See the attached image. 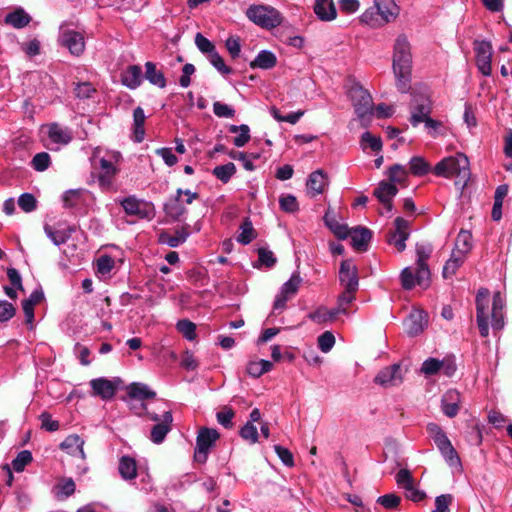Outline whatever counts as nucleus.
<instances>
[{"label": "nucleus", "mask_w": 512, "mask_h": 512, "mask_svg": "<svg viewBox=\"0 0 512 512\" xmlns=\"http://www.w3.org/2000/svg\"><path fill=\"white\" fill-rule=\"evenodd\" d=\"M435 175L444 178H454L455 186L463 190L471 177L468 157L463 153H457L442 159L433 169Z\"/></svg>", "instance_id": "f257e3e1"}, {"label": "nucleus", "mask_w": 512, "mask_h": 512, "mask_svg": "<svg viewBox=\"0 0 512 512\" xmlns=\"http://www.w3.org/2000/svg\"><path fill=\"white\" fill-rule=\"evenodd\" d=\"M412 56L410 43L405 35H399L394 44L393 70L398 90L405 93L409 89Z\"/></svg>", "instance_id": "f03ea898"}, {"label": "nucleus", "mask_w": 512, "mask_h": 512, "mask_svg": "<svg viewBox=\"0 0 512 512\" xmlns=\"http://www.w3.org/2000/svg\"><path fill=\"white\" fill-rule=\"evenodd\" d=\"M247 18L265 29H272L282 23L281 13L269 5H251L246 10Z\"/></svg>", "instance_id": "7ed1b4c3"}, {"label": "nucleus", "mask_w": 512, "mask_h": 512, "mask_svg": "<svg viewBox=\"0 0 512 512\" xmlns=\"http://www.w3.org/2000/svg\"><path fill=\"white\" fill-rule=\"evenodd\" d=\"M355 112L359 118L364 119L373 112V100L370 93L359 83L353 82L348 90Z\"/></svg>", "instance_id": "20e7f679"}, {"label": "nucleus", "mask_w": 512, "mask_h": 512, "mask_svg": "<svg viewBox=\"0 0 512 512\" xmlns=\"http://www.w3.org/2000/svg\"><path fill=\"white\" fill-rule=\"evenodd\" d=\"M218 438L219 433L216 429L201 428L196 439V447L194 451L195 461L199 463L206 462L208 452Z\"/></svg>", "instance_id": "39448f33"}, {"label": "nucleus", "mask_w": 512, "mask_h": 512, "mask_svg": "<svg viewBox=\"0 0 512 512\" xmlns=\"http://www.w3.org/2000/svg\"><path fill=\"white\" fill-rule=\"evenodd\" d=\"M121 159V154L117 151L111 152L108 157H102L99 161L101 172L98 178L99 184L107 188L112 184L114 176L117 174V164Z\"/></svg>", "instance_id": "423d86ee"}, {"label": "nucleus", "mask_w": 512, "mask_h": 512, "mask_svg": "<svg viewBox=\"0 0 512 512\" xmlns=\"http://www.w3.org/2000/svg\"><path fill=\"white\" fill-rule=\"evenodd\" d=\"M149 418L157 422L151 429V440L155 444H160L165 439L167 433L171 430V424L173 421L171 411H164L162 416L156 413H148Z\"/></svg>", "instance_id": "0eeeda50"}, {"label": "nucleus", "mask_w": 512, "mask_h": 512, "mask_svg": "<svg viewBox=\"0 0 512 512\" xmlns=\"http://www.w3.org/2000/svg\"><path fill=\"white\" fill-rule=\"evenodd\" d=\"M301 282L302 279L299 274L294 273L290 279L282 285L274 301V311H282L285 309L286 302L296 295Z\"/></svg>", "instance_id": "6e6552de"}, {"label": "nucleus", "mask_w": 512, "mask_h": 512, "mask_svg": "<svg viewBox=\"0 0 512 512\" xmlns=\"http://www.w3.org/2000/svg\"><path fill=\"white\" fill-rule=\"evenodd\" d=\"M403 380L404 373L400 364L384 367L374 378V382L384 388L399 386Z\"/></svg>", "instance_id": "1a4fd4ad"}, {"label": "nucleus", "mask_w": 512, "mask_h": 512, "mask_svg": "<svg viewBox=\"0 0 512 512\" xmlns=\"http://www.w3.org/2000/svg\"><path fill=\"white\" fill-rule=\"evenodd\" d=\"M433 248L430 244L416 245V267H418V280L422 287H427L430 279V270L427 260L432 254Z\"/></svg>", "instance_id": "9d476101"}, {"label": "nucleus", "mask_w": 512, "mask_h": 512, "mask_svg": "<svg viewBox=\"0 0 512 512\" xmlns=\"http://www.w3.org/2000/svg\"><path fill=\"white\" fill-rule=\"evenodd\" d=\"M488 303L489 291L484 288L480 289L476 296V320L482 337H487L489 335L488 315L486 313Z\"/></svg>", "instance_id": "9b49d317"}, {"label": "nucleus", "mask_w": 512, "mask_h": 512, "mask_svg": "<svg viewBox=\"0 0 512 512\" xmlns=\"http://www.w3.org/2000/svg\"><path fill=\"white\" fill-rule=\"evenodd\" d=\"M59 42L74 56H80L85 50V40L81 32L63 29L59 36Z\"/></svg>", "instance_id": "f8f14e48"}, {"label": "nucleus", "mask_w": 512, "mask_h": 512, "mask_svg": "<svg viewBox=\"0 0 512 512\" xmlns=\"http://www.w3.org/2000/svg\"><path fill=\"white\" fill-rule=\"evenodd\" d=\"M395 230L389 234L388 243L393 245L398 252L406 248V240L409 238L410 221L397 217L394 221Z\"/></svg>", "instance_id": "ddd939ff"}, {"label": "nucleus", "mask_w": 512, "mask_h": 512, "mask_svg": "<svg viewBox=\"0 0 512 512\" xmlns=\"http://www.w3.org/2000/svg\"><path fill=\"white\" fill-rule=\"evenodd\" d=\"M474 50L476 54V65L479 71L484 76H490L492 67H491V58H492V46L487 41H476L474 43Z\"/></svg>", "instance_id": "4468645a"}, {"label": "nucleus", "mask_w": 512, "mask_h": 512, "mask_svg": "<svg viewBox=\"0 0 512 512\" xmlns=\"http://www.w3.org/2000/svg\"><path fill=\"white\" fill-rule=\"evenodd\" d=\"M339 282L343 289L358 290V270L352 260H344L341 262L339 269Z\"/></svg>", "instance_id": "2eb2a0df"}, {"label": "nucleus", "mask_w": 512, "mask_h": 512, "mask_svg": "<svg viewBox=\"0 0 512 512\" xmlns=\"http://www.w3.org/2000/svg\"><path fill=\"white\" fill-rule=\"evenodd\" d=\"M427 314L421 309H413L404 322L409 336H417L427 327Z\"/></svg>", "instance_id": "dca6fc26"}, {"label": "nucleus", "mask_w": 512, "mask_h": 512, "mask_svg": "<svg viewBox=\"0 0 512 512\" xmlns=\"http://www.w3.org/2000/svg\"><path fill=\"white\" fill-rule=\"evenodd\" d=\"M93 395L99 396L103 400H109L114 397L117 391V385L114 381L107 378H96L90 381Z\"/></svg>", "instance_id": "f3484780"}, {"label": "nucleus", "mask_w": 512, "mask_h": 512, "mask_svg": "<svg viewBox=\"0 0 512 512\" xmlns=\"http://www.w3.org/2000/svg\"><path fill=\"white\" fill-rule=\"evenodd\" d=\"M397 193L398 189L395 184L381 181L373 194L383 204L385 209L390 212L393 208L392 200Z\"/></svg>", "instance_id": "a211bd4d"}, {"label": "nucleus", "mask_w": 512, "mask_h": 512, "mask_svg": "<svg viewBox=\"0 0 512 512\" xmlns=\"http://www.w3.org/2000/svg\"><path fill=\"white\" fill-rule=\"evenodd\" d=\"M327 186L328 177L326 173L321 169L312 172L309 175L306 183L307 193L311 197H315L319 194H322Z\"/></svg>", "instance_id": "6ab92c4d"}, {"label": "nucleus", "mask_w": 512, "mask_h": 512, "mask_svg": "<svg viewBox=\"0 0 512 512\" xmlns=\"http://www.w3.org/2000/svg\"><path fill=\"white\" fill-rule=\"evenodd\" d=\"M48 138L52 144L56 145L55 149L60 146L67 145L73 138L72 132L66 127H62L57 123H52L47 127Z\"/></svg>", "instance_id": "aec40b11"}, {"label": "nucleus", "mask_w": 512, "mask_h": 512, "mask_svg": "<svg viewBox=\"0 0 512 512\" xmlns=\"http://www.w3.org/2000/svg\"><path fill=\"white\" fill-rule=\"evenodd\" d=\"M460 403H461L460 393L455 389L448 390L442 396V400H441V407H442L443 413L449 418L455 417L459 412Z\"/></svg>", "instance_id": "412c9836"}, {"label": "nucleus", "mask_w": 512, "mask_h": 512, "mask_svg": "<svg viewBox=\"0 0 512 512\" xmlns=\"http://www.w3.org/2000/svg\"><path fill=\"white\" fill-rule=\"evenodd\" d=\"M313 10L317 18L323 22L333 21L337 17L333 0H315Z\"/></svg>", "instance_id": "4be33fe9"}, {"label": "nucleus", "mask_w": 512, "mask_h": 512, "mask_svg": "<svg viewBox=\"0 0 512 512\" xmlns=\"http://www.w3.org/2000/svg\"><path fill=\"white\" fill-rule=\"evenodd\" d=\"M182 196L183 189H177L175 197L167 202L164 206L166 214L174 220L181 219V217L187 212V209L182 201Z\"/></svg>", "instance_id": "5701e85b"}, {"label": "nucleus", "mask_w": 512, "mask_h": 512, "mask_svg": "<svg viewBox=\"0 0 512 512\" xmlns=\"http://www.w3.org/2000/svg\"><path fill=\"white\" fill-rule=\"evenodd\" d=\"M375 8L384 23L393 21L399 14V7L393 0H375Z\"/></svg>", "instance_id": "b1692460"}, {"label": "nucleus", "mask_w": 512, "mask_h": 512, "mask_svg": "<svg viewBox=\"0 0 512 512\" xmlns=\"http://www.w3.org/2000/svg\"><path fill=\"white\" fill-rule=\"evenodd\" d=\"M84 440L80 438V436L76 434L69 435L65 438V440L60 444V448L67 452L72 456H78L82 460L86 458L84 453Z\"/></svg>", "instance_id": "393cba45"}, {"label": "nucleus", "mask_w": 512, "mask_h": 512, "mask_svg": "<svg viewBox=\"0 0 512 512\" xmlns=\"http://www.w3.org/2000/svg\"><path fill=\"white\" fill-rule=\"evenodd\" d=\"M430 113L431 105L429 100L422 99L420 102H417L411 108L410 122L412 126L416 127L420 123H425L430 118Z\"/></svg>", "instance_id": "a878e982"}, {"label": "nucleus", "mask_w": 512, "mask_h": 512, "mask_svg": "<svg viewBox=\"0 0 512 512\" xmlns=\"http://www.w3.org/2000/svg\"><path fill=\"white\" fill-rule=\"evenodd\" d=\"M349 236L351 237V244L355 250L365 251L371 240L372 234L367 228L356 227L349 230Z\"/></svg>", "instance_id": "bb28decb"}, {"label": "nucleus", "mask_w": 512, "mask_h": 512, "mask_svg": "<svg viewBox=\"0 0 512 512\" xmlns=\"http://www.w3.org/2000/svg\"><path fill=\"white\" fill-rule=\"evenodd\" d=\"M504 299L500 292H496L493 296V305L491 313V325L494 330H501L504 327Z\"/></svg>", "instance_id": "cd10ccee"}, {"label": "nucleus", "mask_w": 512, "mask_h": 512, "mask_svg": "<svg viewBox=\"0 0 512 512\" xmlns=\"http://www.w3.org/2000/svg\"><path fill=\"white\" fill-rule=\"evenodd\" d=\"M121 206L123 207L126 214L131 216H137L140 218H144L147 216V204L139 201L137 198L133 196H129L124 198L121 201Z\"/></svg>", "instance_id": "c85d7f7f"}, {"label": "nucleus", "mask_w": 512, "mask_h": 512, "mask_svg": "<svg viewBox=\"0 0 512 512\" xmlns=\"http://www.w3.org/2000/svg\"><path fill=\"white\" fill-rule=\"evenodd\" d=\"M122 84L130 89H136L142 83V69L138 65H130L121 75Z\"/></svg>", "instance_id": "c756f323"}, {"label": "nucleus", "mask_w": 512, "mask_h": 512, "mask_svg": "<svg viewBox=\"0 0 512 512\" xmlns=\"http://www.w3.org/2000/svg\"><path fill=\"white\" fill-rule=\"evenodd\" d=\"M324 222L326 226L333 232L339 239H346L349 236V228L346 224H341L333 211L330 209L324 215Z\"/></svg>", "instance_id": "7c9ffc66"}, {"label": "nucleus", "mask_w": 512, "mask_h": 512, "mask_svg": "<svg viewBox=\"0 0 512 512\" xmlns=\"http://www.w3.org/2000/svg\"><path fill=\"white\" fill-rule=\"evenodd\" d=\"M127 394L131 400L143 401L154 398L156 393L143 383H131L127 387Z\"/></svg>", "instance_id": "2f4dec72"}, {"label": "nucleus", "mask_w": 512, "mask_h": 512, "mask_svg": "<svg viewBox=\"0 0 512 512\" xmlns=\"http://www.w3.org/2000/svg\"><path fill=\"white\" fill-rule=\"evenodd\" d=\"M145 113L141 107H137L133 111V139L135 142L140 143L145 137Z\"/></svg>", "instance_id": "473e14b6"}, {"label": "nucleus", "mask_w": 512, "mask_h": 512, "mask_svg": "<svg viewBox=\"0 0 512 512\" xmlns=\"http://www.w3.org/2000/svg\"><path fill=\"white\" fill-rule=\"evenodd\" d=\"M145 78L152 84L159 88L166 86V79L162 71L158 70L156 64L153 62L145 63Z\"/></svg>", "instance_id": "72a5a7b5"}, {"label": "nucleus", "mask_w": 512, "mask_h": 512, "mask_svg": "<svg viewBox=\"0 0 512 512\" xmlns=\"http://www.w3.org/2000/svg\"><path fill=\"white\" fill-rule=\"evenodd\" d=\"M118 469L120 475L125 480H131L137 476L136 461L129 456L121 457Z\"/></svg>", "instance_id": "f704fd0d"}, {"label": "nucleus", "mask_w": 512, "mask_h": 512, "mask_svg": "<svg viewBox=\"0 0 512 512\" xmlns=\"http://www.w3.org/2000/svg\"><path fill=\"white\" fill-rule=\"evenodd\" d=\"M30 20V16L23 9H17L5 17V23L17 29L28 25Z\"/></svg>", "instance_id": "c9c22d12"}, {"label": "nucleus", "mask_w": 512, "mask_h": 512, "mask_svg": "<svg viewBox=\"0 0 512 512\" xmlns=\"http://www.w3.org/2000/svg\"><path fill=\"white\" fill-rule=\"evenodd\" d=\"M472 248V235L469 231L461 230L455 241L454 252L467 256Z\"/></svg>", "instance_id": "e433bc0d"}, {"label": "nucleus", "mask_w": 512, "mask_h": 512, "mask_svg": "<svg viewBox=\"0 0 512 512\" xmlns=\"http://www.w3.org/2000/svg\"><path fill=\"white\" fill-rule=\"evenodd\" d=\"M466 256L459 254L458 252L452 251L451 257L445 263L443 268V277H452L459 267L464 263Z\"/></svg>", "instance_id": "4c0bfd02"}, {"label": "nucleus", "mask_w": 512, "mask_h": 512, "mask_svg": "<svg viewBox=\"0 0 512 512\" xmlns=\"http://www.w3.org/2000/svg\"><path fill=\"white\" fill-rule=\"evenodd\" d=\"M276 61V56L272 52L263 50L251 62V67L270 69L276 65Z\"/></svg>", "instance_id": "58836bf2"}, {"label": "nucleus", "mask_w": 512, "mask_h": 512, "mask_svg": "<svg viewBox=\"0 0 512 512\" xmlns=\"http://www.w3.org/2000/svg\"><path fill=\"white\" fill-rule=\"evenodd\" d=\"M338 315V311L328 310L325 307H319L314 312L310 313L308 317L317 324H323L332 321Z\"/></svg>", "instance_id": "ea45409f"}, {"label": "nucleus", "mask_w": 512, "mask_h": 512, "mask_svg": "<svg viewBox=\"0 0 512 512\" xmlns=\"http://www.w3.org/2000/svg\"><path fill=\"white\" fill-rule=\"evenodd\" d=\"M410 172L415 176L426 175L430 171V164L420 156H414L409 161Z\"/></svg>", "instance_id": "a19ab883"}, {"label": "nucleus", "mask_w": 512, "mask_h": 512, "mask_svg": "<svg viewBox=\"0 0 512 512\" xmlns=\"http://www.w3.org/2000/svg\"><path fill=\"white\" fill-rule=\"evenodd\" d=\"M401 282L406 290L412 289L415 285L421 286L418 280V267H416L415 272L411 267L404 268L401 273Z\"/></svg>", "instance_id": "79ce46f5"}, {"label": "nucleus", "mask_w": 512, "mask_h": 512, "mask_svg": "<svg viewBox=\"0 0 512 512\" xmlns=\"http://www.w3.org/2000/svg\"><path fill=\"white\" fill-rule=\"evenodd\" d=\"M236 167L234 163L229 162L224 165L216 166L213 169V175L222 181L223 183H227L231 177L235 174Z\"/></svg>", "instance_id": "37998d69"}, {"label": "nucleus", "mask_w": 512, "mask_h": 512, "mask_svg": "<svg viewBox=\"0 0 512 512\" xmlns=\"http://www.w3.org/2000/svg\"><path fill=\"white\" fill-rule=\"evenodd\" d=\"M256 237L255 230L251 221L246 219L240 226V233L237 236V241L241 244L247 245L254 240Z\"/></svg>", "instance_id": "c03bdc74"}, {"label": "nucleus", "mask_w": 512, "mask_h": 512, "mask_svg": "<svg viewBox=\"0 0 512 512\" xmlns=\"http://www.w3.org/2000/svg\"><path fill=\"white\" fill-rule=\"evenodd\" d=\"M44 231L47 237L57 246L64 244L71 235V232L65 230H54L51 226L45 225Z\"/></svg>", "instance_id": "a18cd8bd"}, {"label": "nucleus", "mask_w": 512, "mask_h": 512, "mask_svg": "<svg viewBox=\"0 0 512 512\" xmlns=\"http://www.w3.org/2000/svg\"><path fill=\"white\" fill-rule=\"evenodd\" d=\"M188 235V232H186L184 229L176 231L175 235L163 233L160 236V241L170 247H177L186 241Z\"/></svg>", "instance_id": "49530a36"}, {"label": "nucleus", "mask_w": 512, "mask_h": 512, "mask_svg": "<svg viewBox=\"0 0 512 512\" xmlns=\"http://www.w3.org/2000/svg\"><path fill=\"white\" fill-rule=\"evenodd\" d=\"M358 290L343 289V292L338 297V307L334 309L339 313H346L347 307L355 300L356 292Z\"/></svg>", "instance_id": "de8ad7c7"}, {"label": "nucleus", "mask_w": 512, "mask_h": 512, "mask_svg": "<svg viewBox=\"0 0 512 512\" xmlns=\"http://www.w3.org/2000/svg\"><path fill=\"white\" fill-rule=\"evenodd\" d=\"M408 172L406 168L400 164H395L391 166L388 170V177L390 183L393 184H401L404 183L407 179Z\"/></svg>", "instance_id": "09e8293b"}, {"label": "nucleus", "mask_w": 512, "mask_h": 512, "mask_svg": "<svg viewBox=\"0 0 512 512\" xmlns=\"http://www.w3.org/2000/svg\"><path fill=\"white\" fill-rule=\"evenodd\" d=\"M440 452L450 467L455 468L457 470L461 469L460 457L452 444L449 445L447 448L442 449Z\"/></svg>", "instance_id": "8fccbe9b"}, {"label": "nucleus", "mask_w": 512, "mask_h": 512, "mask_svg": "<svg viewBox=\"0 0 512 512\" xmlns=\"http://www.w3.org/2000/svg\"><path fill=\"white\" fill-rule=\"evenodd\" d=\"M427 133L432 138H437L445 134V126L441 121L434 120L431 117L424 123Z\"/></svg>", "instance_id": "3c124183"}, {"label": "nucleus", "mask_w": 512, "mask_h": 512, "mask_svg": "<svg viewBox=\"0 0 512 512\" xmlns=\"http://www.w3.org/2000/svg\"><path fill=\"white\" fill-rule=\"evenodd\" d=\"M32 461V454L28 450H23L12 461V467L16 472H22L26 465Z\"/></svg>", "instance_id": "603ef678"}, {"label": "nucleus", "mask_w": 512, "mask_h": 512, "mask_svg": "<svg viewBox=\"0 0 512 512\" xmlns=\"http://www.w3.org/2000/svg\"><path fill=\"white\" fill-rule=\"evenodd\" d=\"M361 144L363 149H366L367 147L371 148L373 151H380L382 149L381 138L372 135L370 132L363 133L361 137Z\"/></svg>", "instance_id": "864d4df0"}, {"label": "nucleus", "mask_w": 512, "mask_h": 512, "mask_svg": "<svg viewBox=\"0 0 512 512\" xmlns=\"http://www.w3.org/2000/svg\"><path fill=\"white\" fill-rule=\"evenodd\" d=\"M195 44L197 48L203 53L208 55V57L216 52L214 44L204 37L201 33H197L195 36Z\"/></svg>", "instance_id": "5fc2aeb1"}, {"label": "nucleus", "mask_w": 512, "mask_h": 512, "mask_svg": "<svg viewBox=\"0 0 512 512\" xmlns=\"http://www.w3.org/2000/svg\"><path fill=\"white\" fill-rule=\"evenodd\" d=\"M234 411L231 407L225 406L216 414V418L219 424L225 428H231L233 423Z\"/></svg>", "instance_id": "6e6d98bb"}, {"label": "nucleus", "mask_w": 512, "mask_h": 512, "mask_svg": "<svg viewBox=\"0 0 512 512\" xmlns=\"http://www.w3.org/2000/svg\"><path fill=\"white\" fill-rule=\"evenodd\" d=\"M51 159L47 152L37 153L32 159V167L36 171H45L50 165Z\"/></svg>", "instance_id": "4d7b16f0"}, {"label": "nucleus", "mask_w": 512, "mask_h": 512, "mask_svg": "<svg viewBox=\"0 0 512 512\" xmlns=\"http://www.w3.org/2000/svg\"><path fill=\"white\" fill-rule=\"evenodd\" d=\"M453 503L451 494H442L435 498V508L432 512H450V506Z\"/></svg>", "instance_id": "13d9d810"}, {"label": "nucleus", "mask_w": 512, "mask_h": 512, "mask_svg": "<svg viewBox=\"0 0 512 512\" xmlns=\"http://www.w3.org/2000/svg\"><path fill=\"white\" fill-rule=\"evenodd\" d=\"M241 437L250 442L251 444H255L258 441V431L256 426L251 423L247 422L240 431Z\"/></svg>", "instance_id": "bf43d9fd"}, {"label": "nucleus", "mask_w": 512, "mask_h": 512, "mask_svg": "<svg viewBox=\"0 0 512 512\" xmlns=\"http://www.w3.org/2000/svg\"><path fill=\"white\" fill-rule=\"evenodd\" d=\"M97 265V272L106 275L111 272V270L114 268L115 261L112 257L108 255H102L97 259L96 262Z\"/></svg>", "instance_id": "052dcab7"}, {"label": "nucleus", "mask_w": 512, "mask_h": 512, "mask_svg": "<svg viewBox=\"0 0 512 512\" xmlns=\"http://www.w3.org/2000/svg\"><path fill=\"white\" fill-rule=\"evenodd\" d=\"M177 329L180 333L183 334L185 338L188 340H193L196 336V326L189 320H180L177 323Z\"/></svg>", "instance_id": "680f3d73"}, {"label": "nucleus", "mask_w": 512, "mask_h": 512, "mask_svg": "<svg viewBox=\"0 0 512 512\" xmlns=\"http://www.w3.org/2000/svg\"><path fill=\"white\" fill-rule=\"evenodd\" d=\"M421 372L425 376H433L440 372V360L436 358L426 359L421 366Z\"/></svg>", "instance_id": "e2e57ef3"}, {"label": "nucleus", "mask_w": 512, "mask_h": 512, "mask_svg": "<svg viewBox=\"0 0 512 512\" xmlns=\"http://www.w3.org/2000/svg\"><path fill=\"white\" fill-rule=\"evenodd\" d=\"M213 112L219 118H233L235 110L222 102L216 101L213 103Z\"/></svg>", "instance_id": "0e129e2a"}, {"label": "nucleus", "mask_w": 512, "mask_h": 512, "mask_svg": "<svg viewBox=\"0 0 512 512\" xmlns=\"http://www.w3.org/2000/svg\"><path fill=\"white\" fill-rule=\"evenodd\" d=\"M334 344L335 337L330 331H326L318 337V347L324 353H328Z\"/></svg>", "instance_id": "69168bd1"}, {"label": "nucleus", "mask_w": 512, "mask_h": 512, "mask_svg": "<svg viewBox=\"0 0 512 512\" xmlns=\"http://www.w3.org/2000/svg\"><path fill=\"white\" fill-rule=\"evenodd\" d=\"M279 204L281 209L288 213H294L299 209L297 199L293 195L282 196L279 200Z\"/></svg>", "instance_id": "338daca9"}, {"label": "nucleus", "mask_w": 512, "mask_h": 512, "mask_svg": "<svg viewBox=\"0 0 512 512\" xmlns=\"http://www.w3.org/2000/svg\"><path fill=\"white\" fill-rule=\"evenodd\" d=\"M16 313V308L13 304L6 300H0V323L7 322Z\"/></svg>", "instance_id": "774afa93"}]
</instances>
